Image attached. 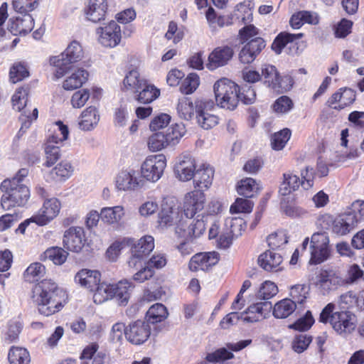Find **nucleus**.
<instances>
[{
  "label": "nucleus",
  "mask_w": 364,
  "mask_h": 364,
  "mask_svg": "<svg viewBox=\"0 0 364 364\" xmlns=\"http://www.w3.org/2000/svg\"><path fill=\"white\" fill-rule=\"evenodd\" d=\"M32 299L38 313L49 316L63 309L67 303L68 295L51 279H43L33 287Z\"/></svg>",
  "instance_id": "f257e3e1"
},
{
  "label": "nucleus",
  "mask_w": 364,
  "mask_h": 364,
  "mask_svg": "<svg viewBox=\"0 0 364 364\" xmlns=\"http://www.w3.org/2000/svg\"><path fill=\"white\" fill-rule=\"evenodd\" d=\"M28 174L27 168H21L11 179H6L1 183V189L4 193L1 196V205L4 210L23 206L27 203L30 197V191L26 186L21 183V181Z\"/></svg>",
  "instance_id": "f03ea898"
},
{
  "label": "nucleus",
  "mask_w": 364,
  "mask_h": 364,
  "mask_svg": "<svg viewBox=\"0 0 364 364\" xmlns=\"http://www.w3.org/2000/svg\"><path fill=\"white\" fill-rule=\"evenodd\" d=\"M84 54L81 43L77 41H71L60 55L53 56L49 60L50 65L55 68V77L57 79L62 77L67 73L70 65L82 60Z\"/></svg>",
  "instance_id": "7ed1b4c3"
},
{
  "label": "nucleus",
  "mask_w": 364,
  "mask_h": 364,
  "mask_svg": "<svg viewBox=\"0 0 364 364\" xmlns=\"http://www.w3.org/2000/svg\"><path fill=\"white\" fill-rule=\"evenodd\" d=\"M213 92L216 105L228 110H234L239 102V87L232 80L223 77L217 80L213 85Z\"/></svg>",
  "instance_id": "20e7f679"
},
{
  "label": "nucleus",
  "mask_w": 364,
  "mask_h": 364,
  "mask_svg": "<svg viewBox=\"0 0 364 364\" xmlns=\"http://www.w3.org/2000/svg\"><path fill=\"white\" fill-rule=\"evenodd\" d=\"M335 305L327 304L320 314L319 321L330 323L333 328L339 334L350 333L355 328L354 316L348 311L334 312Z\"/></svg>",
  "instance_id": "39448f33"
},
{
  "label": "nucleus",
  "mask_w": 364,
  "mask_h": 364,
  "mask_svg": "<svg viewBox=\"0 0 364 364\" xmlns=\"http://www.w3.org/2000/svg\"><path fill=\"white\" fill-rule=\"evenodd\" d=\"M183 212H182L177 200L173 198H164L161 204V210L159 213V225L161 228L175 225V231L178 226L184 225Z\"/></svg>",
  "instance_id": "423d86ee"
},
{
  "label": "nucleus",
  "mask_w": 364,
  "mask_h": 364,
  "mask_svg": "<svg viewBox=\"0 0 364 364\" xmlns=\"http://www.w3.org/2000/svg\"><path fill=\"white\" fill-rule=\"evenodd\" d=\"M166 167L165 155H149L144 160L140 166V177L145 181L156 183L162 177Z\"/></svg>",
  "instance_id": "0eeeda50"
},
{
  "label": "nucleus",
  "mask_w": 364,
  "mask_h": 364,
  "mask_svg": "<svg viewBox=\"0 0 364 364\" xmlns=\"http://www.w3.org/2000/svg\"><path fill=\"white\" fill-rule=\"evenodd\" d=\"M329 238L326 232L313 234L311 239V257L309 264H318L327 260L330 257Z\"/></svg>",
  "instance_id": "6e6552de"
},
{
  "label": "nucleus",
  "mask_w": 364,
  "mask_h": 364,
  "mask_svg": "<svg viewBox=\"0 0 364 364\" xmlns=\"http://www.w3.org/2000/svg\"><path fill=\"white\" fill-rule=\"evenodd\" d=\"M61 203L57 198H46L41 208L32 215L31 220L38 226H45L59 215Z\"/></svg>",
  "instance_id": "1a4fd4ad"
},
{
  "label": "nucleus",
  "mask_w": 364,
  "mask_h": 364,
  "mask_svg": "<svg viewBox=\"0 0 364 364\" xmlns=\"http://www.w3.org/2000/svg\"><path fill=\"white\" fill-rule=\"evenodd\" d=\"M115 187L120 191H132L144 186V182L133 168L122 169L114 178Z\"/></svg>",
  "instance_id": "9d476101"
},
{
  "label": "nucleus",
  "mask_w": 364,
  "mask_h": 364,
  "mask_svg": "<svg viewBox=\"0 0 364 364\" xmlns=\"http://www.w3.org/2000/svg\"><path fill=\"white\" fill-rule=\"evenodd\" d=\"M100 44L107 48H114L122 39L121 28L114 21H111L96 30Z\"/></svg>",
  "instance_id": "9b49d317"
},
{
  "label": "nucleus",
  "mask_w": 364,
  "mask_h": 364,
  "mask_svg": "<svg viewBox=\"0 0 364 364\" xmlns=\"http://www.w3.org/2000/svg\"><path fill=\"white\" fill-rule=\"evenodd\" d=\"M315 284L323 294H326L342 285L343 280L337 271L332 269H322L316 276Z\"/></svg>",
  "instance_id": "f8f14e48"
},
{
  "label": "nucleus",
  "mask_w": 364,
  "mask_h": 364,
  "mask_svg": "<svg viewBox=\"0 0 364 364\" xmlns=\"http://www.w3.org/2000/svg\"><path fill=\"white\" fill-rule=\"evenodd\" d=\"M86 240L83 228L72 226L64 232L63 245L68 251L78 253L82 250Z\"/></svg>",
  "instance_id": "ddd939ff"
},
{
  "label": "nucleus",
  "mask_w": 364,
  "mask_h": 364,
  "mask_svg": "<svg viewBox=\"0 0 364 364\" xmlns=\"http://www.w3.org/2000/svg\"><path fill=\"white\" fill-rule=\"evenodd\" d=\"M213 107V102L210 100H196L197 122L204 129H210L218 124V117L208 112Z\"/></svg>",
  "instance_id": "4468645a"
},
{
  "label": "nucleus",
  "mask_w": 364,
  "mask_h": 364,
  "mask_svg": "<svg viewBox=\"0 0 364 364\" xmlns=\"http://www.w3.org/2000/svg\"><path fill=\"white\" fill-rule=\"evenodd\" d=\"M196 169L195 159L190 154H183L178 158L174 165L173 172L178 181L188 182L194 177Z\"/></svg>",
  "instance_id": "2eb2a0df"
},
{
  "label": "nucleus",
  "mask_w": 364,
  "mask_h": 364,
  "mask_svg": "<svg viewBox=\"0 0 364 364\" xmlns=\"http://www.w3.org/2000/svg\"><path fill=\"white\" fill-rule=\"evenodd\" d=\"M205 195L200 190H193L185 194L183 200V212L186 218H193L204 208Z\"/></svg>",
  "instance_id": "dca6fc26"
},
{
  "label": "nucleus",
  "mask_w": 364,
  "mask_h": 364,
  "mask_svg": "<svg viewBox=\"0 0 364 364\" xmlns=\"http://www.w3.org/2000/svg\"><path fill=\"white\" fill-rule=\"evenodd\" d=\"M199 217L200 215L196 218L185 217L184 225L178 226L176 229V234L178 237L186 240H192L203 235L205 230V224L203 220L204 217L203 216L201 218Z\"/></svg>",
  "instance_id": "f3484780"
},
{
  "label": "nucleus",
  "mask_w": 364,
  "mask_h": 364,
  "mask_svg": "<svg viewBox=\"0 0 364 364\" xmlns=\"http://www.w3.org/2000/svg\"><path fill=\"white\" fill-rule=\"evenodd\" d=\"M151 334V328L148 323L138 320L127 326L126 338L134 345H141L146 342Z\"/></svg>",
  "instance_id": "a211bd4d"
},
{
  "label": "nucleus",
  "mask_w": 364,
  "mask_h": 364,
  "mask_svg": "<svg viewBox=\"0 0 364 364\" xmlns=\"http://www.w3.org/2000/svg\"><path fill=\"white\" fill-rule=\"evenodd\" d=\"M272 309L270 301H264L250 306L241 314V321L244 323L260 321L269 316Z\"/></svg>",
  "instance_id": "6ab92c4d"
},
{
  "label": "nucleus",
  "mask_w": 364,
  "mask_h": 364,
  "mask_svg": "<svg viewBox=\"0 0 364 364\" xmlns=\"http://www.w3.org/2000/svg\"><path fill=\"white\" fill-rule=\"evenodd\" d=\"M233 54V49L230 46L217 47L209 54L206 67L210 70H214L224 66L230 60Z\"/></svg>",
  "instance_id": "aec40b11"
},
{
  "label": "nucleus",
  "mask_w": 364,
  "mask_h": 364,
  "mask_svg": "<svg viewBox=\"0 0 364 364\" xmlns=\"http://www.w3.org/2000/svg\"><path fill=\"white\" fill-rule=\"evenodd\" d=\"M214 173V168L210 165L206 164L200 165L192 178L195 190H200L203 193L208 190L213 183Z\"/></svg>",
  "instance_id": "412c9836"
},
{
  "label": "nucleus",
  "mask_w": 364,
  "mask_h": 364,
  "mask_svg": "<svg viewBox=\"0 0 364 364\" xmlns=\"http://www.w3.org/2000/svg\"><path fill=\"white\" fill-rule=\"evenodd\" d=\"M218 260V254L215 252H200L191 257L188 267L192 272L208 271L215 265Z\"/></svg>",
  "instance_id": "4be33fe9"
},
{
  "label": "nucleus",
  "mask_w": 364,
  "mask_h": 364,
  "mask_svg": "<svg viewBox=\"0 0 364 364\" xmlns=\"http://www.w3.org/2000/svg\"><path fill=\"white\" fill-rule=\"evenodd\" d=\"M265 46V41L259 37H255L249 41L244 45L239 53L240 62L245 64L252 63Z\"/></svg>",
  "instance_id": "5701e85b"
},
{
  "label": "nucleus",
  "mask_w": 364,
  "mask_h": 364,
  "mask_svg": "<svg viewBox=\"0 0 364 364\" xmlns=\"http://www.w3.org/2000/svg\"><path fill=\"white\" fill-rule=\"evenodd\" d=\"M357 223L358 220L354 213L341 214L333 220L332 231L338 235H346L356 227Z\"/></svg>",
  "instance_id": "b1692460"
},
{
  "label": "nucleus",
  "mask_w": 364,
  "mask_h": 364,
  "mask_svg": "<svg viewBox=\"0 0 364 364\" xmlns=\"http://www.w3.org/2000/svg\"><path fill=\"white\" fill-rule=\"evenodd\" d=\"M101 281V273L95 269H82L74 277V282L80 287L92 291Z\"/></svg>",
  "instance_id": "393cba45"
},
{
  "label": "nucleus",
  "mask_w": 364,
  "mask_h": 364,
  "mask_svg": "<svg viewBox=\"0 0 364 364\" xmlns=\"http://www.w3.org/2000/svg\"><path fill=\"white\" fill-rule=\"evenodd\" d=\"M34 21L30 14H19L9 20L8 30L14 36L25 35L32 31Z\"/></svg>",
  "instance_id": "a878e982"
},
{
  "label": "nucleus",
  "mask_w": 364,
  "mask_h": 364,
  "mask_svg": "<svg viewBox=\"0 0 364 364\" xmlns=\"http://www.w3.org/2000/svg\"><path fill=\"white\" fill-rule=\"evenodd\" d=\"M355 100V92L350 88H341L328 100L327 105L335 109H342L350 105Z\"/></svg>",
  "instance_id": "bb28decb"
},
{
  "label": "nucleus",
  "mask_w": 364,
  "mask_h": 364,
  "mask_svg": "<svg viewBox=\"0 0 364 364\" xmlns=\"http://www.w3.org/2000/svg\"><path fill=\"white\" fill-rule=\"evenodd\" d=\"M107 10V0H88L85 14L87 20L97 23L105 19Z\"/></svg>",
  "instance_id": "cd10ccee"
},
{
  "label": "nucleus",
  "mask_w": 364,
  "mask_h": 364,
  "mask_svg": "<svg viewBox=\"0 0 364 364\" xmlns=\"http://www.w3.org/2000/svg\"><path fill=\"white\" fill-rule=\"evenodd\" d=\"M253 6L250 1H244L237 4L231 14L232 23L249 24L253 20Z\"/></svg>",
  "instance_id": "c85d7f7f"
},
{
  "label": "nucleus",
  "mask_w": 364,
  "mask_h": 364,
  "mask_svg": "<svg viewBox=\"0 0 364 364\" xmlns=\"http://www.w3.org/2000/svg\"><path fill=\"white\" fill-rule=\"evenodd\" d=\"M283 261L282 255L279 253L267 250L259 256L258 264L266 271L277 272L281 270L280 264Z\"/></svg>",
  "instance_id": "c756f323"
},
{
  "label": "nucleus",
  "mask_w": 364,
  "mask_h": 364,
  "mask_svg": "<svg viewBox=\"0 0 364 364\" xmlns=\"http://www.w3.org/2000/svg\"><path fill=\"white\" fill-rule=\"evenodd\" d=\"M100 118L97 108L90 106L82 111L79 117V128L83 131H90L97 126Z\"/></svg>",
  "instance_id": "7c9ffc66"
},
{
  "label": "nucleus",
  "mask_w": 364,
  "mask_h": 364,
  "mask_svg": "<svg viewBox=\"0 0 364 364\" xmlns=\"http://www.w3.org/2000/svg\"><path fill=\"white\" fill-rule=\"evenodd\" d=\"M261 76L264 83L272 90L279 91L282 87L281 77L274 65L269 64L262 65Z\"/></svg>",
  "instance_id": "2f4dec72"
},
{
  "label": "nucleus",
  "mask_w": 364,
  "mask_h": 364,
  "mask_svg": "<svg viewBox=\"0 0 364 364\" xmlns=\"http://www.w3.org/2000/svg\"><path fill=\"white\" fill-rule=\"evenodd\" d=\"M102 220L109 225H117L125 215L124 208L122 205L104 207L100 210Z\"/></svg>",
  "instance_id": "473e14b6"
},
{
  "label": "nucleus",
  "mask_w": 364,
  "mask_h": 364,
  "mask_svg": "<svg viewBox=\"0 0 364 364\" xmlns=\"http://www.w3.org/2000/svg\"><path fill=\"white\" fill-rule=\"evenodd\" d=\"M74 172V166L68 160H63L49 172L51 180L64 181L68 179Z\"/></svg>",
  "instance_id": "72a5a7b5"
},
{
  "label": "nucleus",
  "mask_w": 364,
  "mask_h": 364,
  "mask_svg": "<svg viewBox=\"0 0 364 364\" xmlns=\"http://www.w3.org/2000/svg\"><path fill=\"white\" fill-rule=\"evenodd\" d=\"M56 140V135H50L45 144L46 161L44 164L48 167L53 165L60 156V145L61 144Z\"/></svg>",
  "instance_id": "f704fd0d"
},
{
  "label": "nucleus",
  "mask_w": 364,
  "mask_h": 364,
  "mask_svg": "<svg viewBox=\"0 0 364 364\" xmlns=\"http://www.w3.org/2000/svg\"><path fill=\"white\" fill-rule=\"evenodd\" d=\"M88 73L83 68L75 70L63 81V87L66 90H73L80 88L86 82Z\"/></svg>",
  "instance_id": "c9c22d12"
},
{
  "label": "nucleus",
  "mask_w": 364,
  "mask_h": 364,
  "mask_svg": "<svg viewBox=\"0 0 364 364\" xmlns=\"http://www.w3.org/2000/svg\"><path fill=\"white\" fill-rule=\"evenodd\" d=\"M318 23L317 15L307 11H301L294 14L289 21L290 26L294 29L301 28L304 23L316 25Z\"/></svg>",
  "instance_id": "e433bc0d"
},
{
  "label": "nucleus",
  "mask_w": 364,
  "mask_h": 364,
  "mask_svg": "<svg viewBox=\"0 0 364 364\" xmlns=\"http://www.w3.org/2000/svg\"><path fill=\"white\" fill-rule=\"evenodd\" d=\"M296 304L289 299H283L272 306V314L276 318H286L296 310Z\"/></svg>",
  "instance_id": "4c0bfd02"
},
{
  "label": "nucleus",
  "mask_w": 364,
  "mask_h": 364,
  "mask_svg": "<svg viewBox=\"0 0 364 364\" xmlns=\"http://www.w3.org/2000/svg\"><path fill=\"white\" fill-rule=\"evenodd\" d=\"M176 109L181 119L190 120L197 115L196 100L193 102L190 98L183 97L178 100Z\"/></svg>",
  "instance_id": "58836bf2"
},
{
  "label": "nucleus",
  "mask_w": 364,
  "mask_h": 364,
  "mask_svg": "<svg viewBox=\"0 0 364 364\" xmlns=\"http://www.w3.org/2000/svg\"><path fill=\"white\" fill-rule=\"evenodd\" d=\"M95 289L93 301L95 304H102L114 296V284L100 282Z\"/></svg>",
  "instance_id": "ea45409f"
},
{
  "label": "nucleus",
  "mask_w": 364,
  "mask_h": 364,
  "mask_svg": "<svg viewBox=\"0 0 364 364\" xmlns=\"http://www.w3.org/2000/svg\"><path fill=\"white\" fill-rule=\"evenodd\" d=\"M300 178L291 172H287L283 175V181L279 187V193L282 196H287L297 190L301 186Z\"/></svg>",
  "instance_id": "a19ab883"
},
{
  "label": "nucleus",
  "mask_w": 364,
  "mask_h": 364,
  "mask_svg": "<svg viewBox=\"0 0 364 364\" xmlns=\"http://www.w3.org/2000/svg\"><path fill=\"white\" fill-rule=\"evenodd\" d=\"M310 287L305 284H298L289 288V296L295 304L303 305L309 297Z\"/></svg>",
  "instance_id": "79ce46f5"
},
{
  "label": "nucleus",
  "mask_w": 364,
  "mask_h": 364,
  "mask_svg": "<svg viewBox=\"0 0 364 364\" xmlns=\"http://www.w3.org/2000/svg\"><path fill=\"white\" fill-rule=\"evenodd\" d=\"M134 285L129 280L124 279L114 284V296L120 305H126L130 297Z\"/></svg>",
  "instance_id": "37998d69"
},
{
  "label": "nucleus",
  "mask_w": 364,
  "mask_h": 364,
  "mask_svg": "<svg viewBox=\"0 0 364 364\" xmlns=\"http://www.w3.org/2000/svg\"><path fill=\"white\" fill-rule=\"evenodd\" d=\"M261 189L259 184L252 178L242 179L237 185L238 194L246 198H252Z\"/></svg>",
  "instance_id": "c03bdc74"
},
{
  "label": "nucleus",
  "mask_w": 364,
  "mask_h": 364,
  "mask_svg": "<svg viewBox=\"0 0 364 364\" xmlns=\"http://www.w3.org/2000/svg\"><path fill=\"white\" fill-rule=\"evenodd\" d=\"M136 100L142 104H149L152 102L160 95V90L154 85L146 82L138 92Z\"/></svg>",
  "instance_id": "a18cd8bd"
},
{
  "label": "nucleus",
  "mask_w": 364,
  "mask_h": 364,
  "mask_svg": "<svg viewBox=\"0 0 364 364\" xmlns=\"http://www.w3.org/2000/svg\"><path fill=\"white\" fill-rule=\"evenodd\" d=\"M186 132V127L182 123L175 124L168 127L164 133L168 146H173L178 144Z\"/></svg>",
  "instance_id": "49530a36"
},
{
  "label": "nucleus",
  "mask_w": 364,
  "mask_h": 364,
  "mask_svg": "<svg viewBox=\"0 0 364 364\" xmlns=\"http://www.w3.org/2000/svg\"><path fill=\"white\" fill-rule=\"evenodd\" d=\"M146 81L141 77L139 73L136 70H132L129 72L123 80L124 88L127 90H132L134 92H139L141 86Z\"/></svg>",
  "instance_id": "de8ad7c7"
},
{
  "label": "nucleus",
  "mask_w": 364,
  "mask_h": 364,
  "mask_svg": "<svg viewBox=\"0 0 364 364\" xmlns=\"http://www.w3.org/2000/svg\"><path fill=\"white\" fill-rule=\"evenodd\" d=\"M154 248V237L151 235H146L139 239L137 242L132 246V251L145 258L151 252H152Z\"/></svg>",
  "instance_id": "09e8293b"
},
{
  "label": "nucleus",
  "mask_w": 364,
  "mask_h": 364,
  "mask_svg": "<svg viewBox=\"0 0 364 364\" xmlns=\"http://www.w3.org/2000/svg\"><path fill=\"white\" fill-rule=\"evenodd\" d=\"M303 33L292 34L289 33H281L274 39L272 45V50L277 54L281 53L282 49L288 43L294 42L303 37Z\"/></svg>",
  "instance_id": "8fccbe9b"
},
{
  "label": "nucleus",
  "mask_w": 364,
  "mask_h": 364,
  "mask_svg": "<svg viewBox=\"0 0 364 364\" xmlns=\"http://www.w3.org/2000/svg\"><path fill=\"white\" fill-rule=\"evenodd\" d=\"M46 274V267L40 262L31 263L24 271L23 278L26 282L33 283L38 281Z\"/></svg>",
  "instance_id": "3c124183"
},
{
  "label": "nucleus",
  "mask_w": 364,
  "mask_h": 364,
  "mask_svg": "<svg viewBox=\"0 0 364 364\" xmlns=\"http://www.w3.org/2000/svg\"><path fill=\"white\" fill-rule=\"evenodd\" d=\"M10 364H29L31 358L28 351L21 347H11L8 354Z\"/></svg>",
  "instance_id": "603ef678"
},
{
  "label": "nucleus",
  "mask_w": 364,
  "mask_h": 364,
  "mask_svg": "<svg viewBox=\"0 0 364 364\" xmlns=\"http://www.w3.org/2000/svg\"><path fill=\"white\" fill-rule=\"evenodd\" d=\"M225 230L228 232L232 237H237L245 231L246 224L241 218H228L225 220Z\"/></svg>",
  "instance_id": "864d4df0"
},
{
  "label": "nucleus",
  "mask_w": 364,
  "mask_h": 364,
  "mask_svg": "<svg viewBox=\"0 0 364 364\" xmlns=\"http://www.w3.org/2000/svg\"><path fill=\"white\" fill-rule=\"evenodd\" d=\"M168 316L166 308L161 304L152 305L146 312V318L149 323H156L164 321Z\"/></svg>",
  "instance_id": "5fc2aeb1"
},
{
  "label": "nucleus",
  "mask_w": 364,
  "mask_h": 364,
  "mask_svg": "<svg viewBox=\"0 0 364 364\" xmlns=\"http://www.w3.org/2000/svg\"><path fill=\"white\" fill-rule=\"evenodd\" d=\"M360 152L356 147L338 149L333 154V160L336 163L343 164L355 160L360 156Z\"/></svg>",
  "instance_id": "6e6d98bb"
},
{
  "label": "nucleus",
  "mask_w": 364,
  "mask_h": 364,
  "mask_svg": "<svg viewBox=\"0 0 364 364\" xmlns=\"http://www.w3.org/2000/svg\"><path fill=\"white\" fill-rule=\"evenodd\" d=\"M44 255L55 264L61 265L66 261L68 253L61 247H52L45 251Z\"/></svg>",
  "instance_id": "4d7b16f0"
},
{
  "label": "nucleus",
  "mask_w": 364,
  "mask_h": 364,
  "mask_svg": "<svg viewBox=\"0 0 364 364\" xmlns=\"http://www.w3.org/2000/svg\"><path fill=\"white\" fill-rule=\"evenodd\" d=\"M200 85V78L196 73H190L182 82L180 91L184 95L193 93Z\"/></svg>",
  "instance_id": "13d9d810"
},
{
  "label": "nucleus",
  "mask_w": 364,
  "mask_h": 364,
  "mask_svg": "<svg viewBox=\"0 0 364 364\" xmlns=\"http://www.w3.org/2000/svg\"><path fill=\"white\" fill-rule=\"evenodd\" d=\"M233 357V354L225 348H220L207 355L201 364H223V361Z\"/></svg>",
  "instance_id": "bf43d9fd"
},
{
  "label": "nucleus",
  "mask_w": 364,
  "mask_h": 364,
  "mask_svg": "<svg viewBox=\"0 0 364 364\" xmlns=\"http://www.w3.org/2000/svg\"><path fill=\"white\" fill-rule=\"evenodd\" d=\"M291 131L286 128L275 133L271 139L272 147L274 150H282L289 140Z\"/></svg>",
  "instance_id": "052dcab7"
},
{
  "label": "nucleus",
  "mask_w": 364,
  "mask_h": 364,
  "mask_svg": "<svg viewBox=\"0 0 364 364\" xmlns=\"http://www.w3.org/2000/svg\"><path fill=\"white\" fill-rule=\"evenodd\" d=\"M14 9L19 14H29L38 6V0H13Z\"/></svg>",
  "instance_id": "680f3d73"
},
{
  "label": "nucleus",
  "mask_w": 364,
  "mask_h": 364,
  "mask_svg": "<svg viewBox=\"0 0 364 364\" xmlns=\"http://www.w3.org/2000/svg\"><path fill=\"white\" fill-rule=\"evenodd\" d=\"M168 146L164 132H157L149 137L148 147L151 151H158Z\"/></svg>",
  "instance_id": "e2e57ef3"
},
{
  "label": "nucleus",
  "mask_w": 364,
  "mask_h": 364,
  "mask_svg": "<svg viewBox=\"0 0 364 364\" xmlns=\"http://www.w3.org/2000/svg\"><path fill=\"white\" fill-rule=\"evenodd\" d=\"M254 203L246 198H238L231 205L230 212L231 213H250L252 212Z\"/></svg>",
  "instance_id": "0e129e2a"
},
{
  "label": "nucleus",
  "mask_w": 364,
  "mask_h": 364,
  "mask_svg": "<svg viewBox=\"0 0 364 364\" xmlns=\"http://www.w3.org/2000/svg\"><path fill=\"white\" fill-rule=\"evenodd\" d=\"M27 89L21 87L16 90L11 99L14 109L18 112L26 110L25 107L27 103Z\"/></svg>",
  "instance_id": "69168bd1"
},
{
  "label": "nucleus",
  "mask_w": 364,
  "mask_h": 364,
  "mask_svg": "<svg viewBox=\"0 0 364 364\" xmlns=\"http://www.w3.org/2000/svg\"><path fill=\"white\" fill-rule=\"evenodd\" d=\"M91 96L90 90L81 89L73 93L70 99V103L73 108L80 109L85 106Z\"/></svg>",
  "instance_id": "338daca9"
},
{
  "label": "nucleus",
  "mask_w": 364,
  "mask_h": 364,
  "mask_svg": "<svg viewBox=\"0 0 364 364\" xmlns=\"http://www.w3.org/2000/svg\"><path fill=\"white\" fill-rule=\"evenodd\" d=\"M272 107L276 113L287 114L293 109L294 103L290 97L283 95L274 102Z\"/></svg>",
  "instance_id": "774afa93"
}]
</instances>
